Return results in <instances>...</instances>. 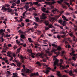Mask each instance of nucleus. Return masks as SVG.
<instances>
[{"label":"nucleus","mask_w":77,"mask_h":77,"mask_svg":"<svg viewBox=\"0 0 77 77\" xmlns=\"http://www.w3.org/2000/svg\"><path fill=\"white\" fill-rule=\"evenodd\" d=\"M1 11H3V12H5L6 11H8V12H12V9H10L9 8H5L4 6L2 7Z\"/></svg>","instance_id":"1"},{"label":"nucleus","mask_w":77,"mask_h":77,"mask_svg":"<svg viewBox=\"0 0 77 77\" xmlns=\"http://www.w3.org/2000/svg\"><path fill=\"white\" fill-rule=\"evenodd\" d=\"M47 55L46 54H44L43 52H41L40 54V53H38L36 54V56H40L41 58L43 59L44 56H47Z\"/></svg>","instance_id":"2"},{"label":"nucleus","mask_w":77,"mask_h":77,"mask_svg":"<svg viewBox=\"0 0 77 77\" xmlns=\"http://www.w3.org/2000/svg\"><path fill=\"white\" fill-rule=\"evenodd\" d=\"M44 23L45 24L46 26H48L49 28H52L53 27V25L52 24H49V22L48 21H45L44 22Z\"/></svg>","instance_id":"3"},{"label":"nucleus","mask_w":77,"mask_h":77,"mask_svg":"<svg viewBox=\"0 0 77 77\" xmlns=\"http://www.w3.org/2000/svg\"><path fill=\"white\" fill-rule=\"evenodd\" d=\"M53 60L55 61L54 63V66H56L58 64V62H59L58 60H57V59L56 58H54L53 59Z\"/></svg>","instance_id":"4"},{"label":"nucleus","mask_w":77,"mask_h":77,"mask_svg":"<svg viewBox=\"0 0 77 77\" xmlns=\"http://www.w3.org/2000/svg\"><path fill=\"white\" fill-rule=\"evenodd\" d=\"M46 69L47 70H46L43 71V72H44V73H46V74H48V73L49 72H50V70H51V68L49 67H47Z\"/></svg>","instance_id":"5"},{"label":"nucleus","mask_w":77,"mask_h":77,"mask_svg":"<svg viewBox=\"0 0 77 77\" xmlns=\"http://www.w3.org/2000/svg\"><path fill=\"white\" fill-rule=\"evenodd\" d=\"M60 34H63L64 35H63L60 36L61 37H62V38H65L66 36V33L63 31H62V32H60Z\"/></svg>","instance_id":"6"},{"label":"nucleus","mask_w":77,"mask_h":77,"mask_svg":"<svg viewBox=\"0 0 77 77\" xmlns=\"http://www.w3.org/2000/svg\"><path fill=\"white\" fill-rule=\"evenodd\" d=\"M60 63H59V65L60 67H62V63H63V60L62 59H60Z\"/></svg>","instance_id":"7"},{"label":"nucleus","mask_w":77,"mask_h":77,"mask_svg":"<svg viewBox=\"0 0 77 77\" xmlns=\"http://www.w3.org/2000/svg\"><path fill=\"white\" fill-rule=\"evenodd\" d=\"M63 69H67V68H69V66L68 65H67L66 66H62V67Z\"/></svg>","instance_id":"8"},{"label":"nucleus","mask_w":77,"mask_h":77,"mask_svg":"<svg viewBox=\"0 0 77 77\" xmlns=\"http://www.w3.org/2000/svg\"><path fill=\"white\" fill-rule=\"evenodd\" d=\"M69 35L70 36H71V37H72L73 38L74 41H76L75 39V36H74V35H73V34H72L71 33H70Z\"/></svg>","instance_id":"9"},{"label":"nucleus","mask_w":77,"mask_h":77,"mask_svg":"<svg viewBox=\"0 0 77 77\" xmlns=\"http://www.w3.org/2000/svg\"><path fill=\"white\" fill-rule=\"evenodd\" d=\"M7 56H9V57H11V55H12V53L11 52L9 51L7 52Z\"/></svg>","instance_id":"10"},{"label":"nucleus","mask_w":77,"mask_h":77,"mask_svg":"<svg viewBox=\"0 0 77 77\" xmlns=\"http://www.w3.org/2000/svg\"><path fill=\"white\" fill-rule=\"evenodd\" d=\"M42 19H46V18H47V17H46V16H45V14L44 13H42Z\"/></svg>","instance_id":"11"},{"label":"nucleus","mask_w":77,"mask_h":77,"mask_svg":"<svg viewBox=\"0 0 77 77\" xmlns=\"http://www.w3.org/2000/svg\"><path fill=\"white\" fill-rule=\"evenodd\" d=\"M68 72V73H69V74L71 76H74V74H72V71L70 70Z\"/></svg>","instance_id":"12"},{"label":"nucleus","mask_w":77,"mask_h":77,"mask_svg":"<svg viewBox=\"0 0 77 77\" xmlns=\"http://www.w3.org/2000/svg\"><path fill=\"white\" fill-rule=\"evenodd\" d=\"M57 10L56 8H54L52 10V12H53V14H56V12H57Z\"/></svg>","instance_id":"13"},{"label":"nucleus","mask_w":77,"mask_h":77,"mask_svg":"<svg viewBox=\"0 0 77 77\" xmlns=\"http://www.w3.org/2000/svg\"><path fill=\"white\" fill-rule=\"evenodd\" d=\"M57 75L59 77H62V75L60 74V72L59 71H57Z\"/></svg>","instance_id":"14"},{"label":"nucleus","mask_w":77,"mask_h":77,"mask_svg":"<svg viewBox=\"0 0 77 77\" xmlns=\"http://www.w3.org/2000/svg\"><path fill=\"white\" fill-rule=\"evenodd\" d=\"M36 64H37V65H38V66L40 67L39 68L40 69V68H41V63H39V62L38 61L36 63Z\"/></svg>","instance_id":"15"},{"label":"nucleus","mask_w":77,"mask_h":77,"mask_svg":"<svg viewBox=\"0 0 77 77\" xmlns=\"http://www.w3.org/2000/svg\"><path fill=\"white\" fill-rule=\"evenodd\" d=\"M31 57H32V58H35V54H36L35 53H31Z\"/></svg>","instance_id":"16"},{"label":"nucleus","mask_w":77,"mask_h":77,"mask_svg":"<svg viewBox=\"0 0 77 77\" xmlns=\"http://www.w3.org/2000/svg\"><path fill=\"white\" fill-rule=\"evenodd\" d=\"M20 38H22V39H25V35L23 34H22L20 35Z\"/></svg>","instance_id":"17"},{"label":"nucleus","mask_w":77,"mask_h":77,"mask_svg":"<svg viewBox=\"0 0 77 77\" xmlns=\"http://www.w3.org/2000/svg\"><path fill=\"white\" fill-rule=\"evenodd\" d=\"M46 53H48L49 54V56H51L52 55V53H51L50 52V51H46Z\"/></svg>","instance_id":"18"},{"label":"nucleus","mask_w":77,"mask_h":77,"mask_svg":"<svg viewBox=\"0 0 77 77\" xmlns=\"http://www.w3.org/2000/svg\"><path fill=\"white\" fill-rule=\"evenodd\" d=\"M27 30H28V31H30V30H31L32 32H33V28H31L30 29H27Z\"/></svg>","instance_id":"19"},{"label":"nucleus","mask_w":77,"mask_h":77,"mask_svg":"<svg viewBox=\"0 0 77 77\" xmlns=\"http://www.w3.org/2000/svg\"><path fill=\"white\" fill-rule=\"evenodd\" d=\"M21 48H22V47H21L19 48V49H17V53H20V50H21Z\"/></svg>","instance_id":"20"},{"label":"nucleus","mask_w":77,"mask_h":77,"mask_svg":"<svg viewBox=\"0 0 77 77\" xmlns=\"http://www.w3.org/2000/svg\"><path fill=\"white\" fill-rule=\"evenodd\" d=\"M30 70H29V69H27L26 70V73H29V72H30Z\"/></svg>","instance_id":"21"},{"label":"nucleus","mask_w":77,"mask_h":77,"mask_svg":"<svg viewBox=\"0 0 77 77\" xmlns=\"http://www.w3.org/2000/svg\"><path fill=\"white\" fill-rule=\"evenodd\" d=\"M75 0H71L70 1V5H71L72 6H73V5L72 4V1H73H73H75Z\"/></svg>","instance_id":"22"},{"label":"nucleus","mask_w":77,"mask_h":77,"mask_svg":"<svg viewBox=\"0 0 77 77\" xmlns=\"http://www.w3.org/2000/svg\"><path fill=\"white\" fill-rule=\"evenodd\" d=\"M34 24H35V25H36L35 26H34V28L35 29H36V28H37V27H38V26H37V24L35 22H34L33 23V25H34Z\"/></svg>","instance_id":"23"},{"label":"nucleus","mask_w":77,"mask_h":77,"mask_svg":"<svg viewBox=\"0 0 77 77\" xmlns=\"http://www.w3.org/2000/svg\"><path fill=\"white\" fill-rule=\"evenodd\" d=\"M27 52L30 53H31L32 52V51L31 49H28L27 50Z\"/></svg>","instance_id":"24"},{"label":"nucleus","mask_w":77,"mask_h":77,"mask_svg":"<svg viewBox=\"0 0 77 77\" xmlns=\"http://www.w3.org/2000/svg\"><path fill=\"white\" fill-rule=\"evenodd\" d=\"M52 45L53 47H55L56 48V47H57V45H55L54 43L52 44Z\"/></svg>","instance_id":"25"},{"label":"nucleus","mask_w":77,"mask_h":77,"mask_svg":"<svg viewBox=\"0 0 77 77\" xmlns=\"http://www.w3.org/2000/svg\"><path fill=\"white\" fill-rule=\"evenodd\" d=\"M63 0H60V1H58L57 2L58 3H59L60 4L62 3V2H63Z\"/></svg>","instance_id":"26"},{"label":"nucleus","mask_w":77,"mask_h":77,"mask_svg":"<svg viewBox=\"0 0 77 77\" xmlns=\"http://www.w3.org/2000/svg\"><path fill=\"white\" fill-rule=\"evenodd\" d=\"M48 29H49V28H48V27H46L45 28V30H43V32H46V30H48Z\"/></svg>","instance_id":"27"},{"label":"nucleus","mask_w":77,"mask_h":77,"mask_svg":"<svg viewBox=\"0 0 77 77\" xmlns=\"http://www.w3.org/2000/svg\"><path fill=\"white\" fill-rule=\"evenodd\" d=\"M28 40L30 42H33L32 41V38H28Z\"/></svg>","instance_id":"28"},{"label":"nucleus","mask_w":77,"mask_h":77,"mask_svg":"<svg viewBox=\"0 0 77 77\" xmlns=\"http://www.w3.org/2000/svg\"><path fill=\"white\" fill-rule=\"evenodd\" d=\"M21 63H18L17 66H18L19 68H21Z\"/></svg>","instance_id":"29"},{"label":"nucleus","mask_w":77,"mask_h":77,"mask_svg":"<svg viewBox=\"0 0 77 77\" xmlns=\"http://www.w3.org/2000/svg\"><path fill=\"white\" fill-rule=\"evenodd\" d=\"M18 32L20 33H21V34H23V32L21 31V30L20 29L18 31Z\"/></svg>","instance_id":"30"},{"label":"nucleus","mask_w":77,"mask_h":77,"mask_svg":"<svg viewBox=\"0 0 77 77\" xmlns=\"http://www.w3.org/2000/svg\"><path fill=\"white\" fill-rule=\"evenodd\" d=\"M65 4L67 5L68 7H69V8L70 7V5L69 4V3H68L67 2H65Z\"/></svg>","instance_id":"31"},{"label":"nucleus","mask_w":77,"mask_h":77,"mask_svg":"<svg viewBox=\"0 0 77 77\" xmlns=\"http://www.w3.org/2000/svg\"><path fill=\"white\" fill-rule=\"evenodd\" d=\"M54 66V69H52V71H55V70H56V68H57V67L56 66Z\"/></svg>","instance_id":"32"},{"label":"nucleus","mask_w":77,"mask_h":77,"mask_svg":"<svg viewBox=\"0 0 77 77\" xmlns=\"http://www.w3.org/2000/svg\"><path fill=\"white\" fill-rule=\"evenodd\" d=\"M39 3L38 2H33V4L35 5H38Z\"/></svg>","instance_id":"33"},{"label":"nucleus","mask_w":77,"mask_h":77,"mask_svg":"<svg viewBox=\"0 0 77 77\" xmlns=\"http://www.w3.org/2000/svg\"><path fill=\"white\" fill-rule=\"evenodd\" d=\"M20 3V0H18L16 2V4H19Z\"/></svg>","instance_id":"34"},{"label":"nucleus","mask_w":77,"mask_h":77,"mask_svg":"<svg viewBox=\"0 0 77 77\" xmlns=\"http://www.w3.org/2000/svg\"><path fill=\"white\" fill-rule=\"evenodd\" d=\"M16 42L17 44H19L20 43V42H21L19 41L18 40H16Z\"/></svg>","instance_id":"35"},{"label":"nucleus","mask_w":77,"mask_h":77,"mask_svg":"<svg viewBox=\"0 0 77 77\" xmlns=\"http://www.w3.org/2000/svg\"><path fill=\"white\" fill-rule=\"evenodd\" d=\"M45 3L46 5H51V3L50 2H46Z\"/></svg>","instance_id":"36"},{"label":"nucleus","mask_w":77,"mask_h":77,"mask_svg":"<svg viewBox=\"0 0 77 77\" xmlns=\"http://www.w3.org/2000/svg\"><path fill=\"white\" fill-rule=\"evenodd\" d=\"M57 50H61V47H60V46L58 47L57 48Z\"/></svg>","instance_id":"37"},{"label":"nucleus","mask_w":77,"mask_h":77,"mask_svg":"<svg viewBox=\"0 0 77 77\" xmlns=\"http://www.w3.org/2000/svg\"><path fill=\"white\" fill-rule=\"evenodd\" d=\"M65 53V51L63 50L61 51V54L62 56H63V55Z\"/></svg>","instance_id":"38"},{"label":"nucleus","mask_w":77,"mask_h":77,"mask_svg":"<svg viewBox=\"0 0 77 77\" xmlns=\"http://www.w3.org/2000/svg\"><path fill=\"white\" fill-rule=\"evenodd\" d=\"M43 42H44V44H46L47 43H46V42H48V41L47 40H43Z\"/></svg>","instance_id":"39"},{"label":"nucleus","mask_w":77,"mask_h":77,"mask_svg":"<svg viewBox=\"0 0 77 77\" xmlns=\"http://www.w3.org/2000/svg\"><path fill=\"white\" fill-rule=\"evenodd\" d=\"M55 54H57V56H54V58H56V57H57V56L58 55H59V53H55Z\"/></svg>","instance_id":"40"},{"label":"nucleus","mask_w":77,"mask_h":77,"mask_svg":"<svg viewBox=\"0 0 77 77\" xmlns=\"http://www.w3.org/2000/svg\"><path fill=\"white\" fill-rule=\"evenodd\" d=\"M34 18L36 19L37 20V21H38L39 20V18L38 17H35L34 16Z\"/></svg>","instance_id":"41"},{"label":"nucleus","mask_w":77,"mask_h":77,"mask_svg":"<svg viewBox=\"0 0 77 77\" xmlns=\"http://www.w3.org/2000/svg\"><path fill=\"white\" fill-rule=\"evenodd\" d=\"M33 75H35V73H31L30 74V76L31 77H33Z\"/></svg>","instance_id":"42"},{"label":"nucleus","mask_w":77,"mask_h":77,"mask_svg":"<svg viewBox=\"0 0 77 77\" xmlns=\"http://www.w3.org/2000/svg\"><path fill=\"white\" fill-rule=\"evenodd\" d=\"M4 47H8V45H6V43H5L4 44V46H3Z\"/></svg>","instance_id":"43"},{"label":"nucleus","mask_w":77,"mask_h":77,"mask_svg":"<svg viewBox=\"0 0 77 77\" xmlns=\"http://www.w3.org/2000/svg\"><path fill=\"white\" fill-rule=\"evenodd\" d=\"M57 38H58V39L59 40L61 39V37H60V36L59 35H57Z\"/></svg>","instance_id":"44"},{"label":"nucleus","mask_w":77,"mask_h":77,"mask_svg":"<svg viewBox=\"0 0 77 77\" xmlns=\"http://www.w3.org/2000/svg\"><path fill=\"white\" fill-rule=\"evenodd\" d=\"M42 65L44 66H46V67H48V66L47 65H46V64H45L44 63H42Z\"/></svg>","instance_id":"45"},{"label":"nucleus","mask_w":77,"mask_h":77,"mask_svg":"<svg viewBox=\"0 0 77 77\" xmlns=\"http://www.w3.org/2000/svg\"><path fill=\"white\" fill-rule=\"evenodd\" d=\"M24 8H26L25 9H28L29 8V6L27 5H26L24 6Z\"/></svg>","instance_id":"46"},{"label":"nucleus","mask_w":77,"mask_h":77,"mask_svg":"<svg viewBox=\"0 0 77 77\" xmlns=\"http://www.w3.org/2000/svg\"><path fill=\"white\" fill-rule=\"evenodd\" d=\"M21 74L22 75H23V77H26V75H25L23 73H21Z\"/></svg>","instance_id":"47"},{"label":"nucleus","mask_w":77,"mask_h":77,"mask_svg":"<svg viewBox=\"0 0 77 77\" xmlns=\"http://www.w3.org/2000/svg\"><path fill=\"white\" fill-rule=\"evenodd\" d=\"M10 65H11V66H12V65H13L14 66H16V65L14 64V63H12L10 64Z\"/></svg>","instance_id":"48"},{"label":"nucleus","mask_w":77,"mask_h":77,"mask_svg":"<svg viewBox=\"0 0 77 77\" xmlns=\"http://www.w3.org/2000/svg\"><path fill=\"white\" fill-rule=\"evenodd\" d=\"M3 29H1L0 30V33L1 34V33H2L3 32Z\"/></svg>","instance_id":"49"},{"label":"nucleus","mask_w":77,"mask_h":77,"mask_svg":"<svg viewBox=\"0 0 77 77\" xmlns=\"http://www.w3.org/2000/svg\"><path fill=\"white\" fill-rule=\"evenodd\" d=\"M23 47H26L27 46V45H26V44L24 43L23 44Z\"/></svg>","instance_id":"50"},{"label":"nucleus","mask_w":77,"mask_h":77,"mask_svg":"<svg viewBox=\"0 0 77 77\" xmlns=\"http://www.w3.org/2000/svg\"><path fill=\"white\" fill-rule=\"evenodd\" d=\"M74 52H75V51H72V53H70V55H72V54H74Z\"/></svg>","instance_id":"51"},{"label":"nucleus","mask_w":77,"mask_h":77,"mask_svg":"<svg viewBox=\"0 0 77 77\" xmlns=\"http://www.w3.org/2000/svg\"><path fill=\"white\" fill-rule=\"evenodd\" d=\"M20 57L21 59H24V57L23 56H20Z\"/></svg>","instance_id":"52"},{"label":"nucleus","mask_w":77,"mask_h":77,"mask_svg":"<svg viewBox=\"0 0 77 77\" xmlns=\"http://www.w3.org/2000/svg\"><path fill=\"white\" fill-rule=\"evenodd\" d=\"M72 66H77V64L75 65V64H74V63H73L72 64Z\"/></svg>","instance_id":"53"},{"label":"nucleus","mask_w":77,"mask_h":77,"mask_svg":"<svg viewBox=\"0 0 77 77\" xmlns=\"http://www.w3.org/2000/svg\"><path fill=\"white\" fill-rule=\"evenodd\" d=\"M46 11V8H43L42 9V11L43 12H45Z\"/></svg>","instance_id":"54"},{"label":"nucleus","mask_w":77,"mask_h":77,"mask_svg":"<svg viewBox=\"0 0 77 77\" xmlns=\"http://www.w3.org/2000/svg\"><path fill=\"white\" fill-rule=\"evenodd\" d=\"M5 6H6L7 8H8V7H9V6H10V5L8 4H6Z\"/></svg>","instance_id":"55"},{"label":"nucleus","mask_w":77,"mask_h":77,"mask_svg":"<svg viewBox=\"0 0 77 77\" xmlns=\"http://www.w3.org/2000/svg\"><path fill=\"white\" fill-rule=\"evenodd\" d=\"M35 75H37V76H39V75L38 74V72H37L36 73H35Z\"/></svg>","instance_id":"56"},{"label":"nucleus","mask_w":77,"mask_h":77,"mask_svg":"<svg viewBox=\"0 0 77 77\" xmlns=\"http://www.w3.org/2000/svg\"><path fill=\"white\" fill-rule=\"evenodd\" d=\"M60 17V15L59 14V15L56 16V17L57 18H59V17Z\"/></svg>","instance_id":"57"},{"label":"nucleus","mask_w":77,"mask_h":77,"mask_svg":"<svg viewBox=\"0 0 77 77\" xmlns=\"http://www.w3.org/2000/svg\"><path fill=\"white\" fill-rule=\"evenodd\" d=\"M25 21L26 23H28L29 22V19H26L25 20Z\"/></svg>","instance_id":"58"},{"label":"nucleus","mask_w":77,"mask_h":77,"mask_svg":"<svg viewBox=\"0 0 77 77\" xmlns=\"http://www.w3.org/2000/svg\"><path fill=\"white\" fill-rule=\"evenodd\" d=\"M8 46L9 47H11L12 46V45H11V44H8Z\"/></svg>","instance_id":"59"},{"label":"nucleus","mask_w":77,"mask_h":77,"mask_svg":"<svg viewBox=\"0 0 77 77\" xmlns=\"http://www.w3.org/2000/svg\"><path fill=\"white\" fill-rule=\"evenodd\" d=\"M55 49H53L51 51V52H54V51H55Z\"/></svg>","instance_id":"60"},{"label":"nucleus","mask_w":77,"mask_h":77,"mask_svg":"<svg viewBox=\"0 0 77 77\" xmlns=\"http://www.w3.org/2000/svg\"><path fill=\"white\" fill-rule=\"evenodd\" d=\"M62 18H63V19H65V18H66V17L64 15H62Z\"/></svg>","instance_id":"61"},{"label":"nucleus","mask_w":77,"mask_h":77,"mask_svg":"<svg viewBox=\"0 0 77 77\" xmlns=\"http://www.w3.org/2000/svg\"><path fill=\"white\" fill-rule=\"evenodd\" d=\"M64 21H68V19H66V18H65V19H64Z\"/></svg>","instance_id":"62"},{"label":"nucleus","mask_w":77,"mask_h":77,"mask_svg":"<svg viewBox=\"0 0 77 77\" xmlns=\"http://www.w3.org/2000/svg\"><path fill=\"white\" fill-rule=\"evenodd\" d=\"M17 46H15V45H14V46L13 47V48L14 49H16L17 48Z\"/></svg>","instance_id":"63"},{"label":"nucleus","mask_w":77,"mask_h":77,"mask_svg":"<svg viewBox=\"0 0 77 77\" xmlns=\"http://www.w3.org/2000/svg\"><path fill=\"white\" fill-rule=\"evenodd\" d=\"M58 22L59 23H60V24H61V23H62V20H59L58 21Z\"/></svg>","instance_id":"64"}]
</instances>
